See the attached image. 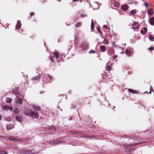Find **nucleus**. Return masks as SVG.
I'll list each match as a JSON object with an SVG mask.
<instances>
[{"instance_id":"obj_1","label":"nucleus","mask_w":154,"mask_h":154,"mask_svg":"<svg viewBox=\"0 0 154 154\" xmlns=\"http://www.w3.org/2000/svg\"><path fill=\"white\" fill-rule=\"evenodd\" d=\"M43 82L46 83L48 82L51 83L52 82L53 78L52 77L49 75H43L42 77Z\"/></svg>"},{"instance_id":"obj_2","label":"nucleus","mask_w":154,"mask_h":154,"mask_svg":"<svg viewBox=\"0 0 154 154\" xmlns=\"http://www.w3.org/2000/svg\"><path fill=\"white\" fill-rule=\"evenodd\" d=\"M58 57V53L57 52H55L53 53V55L50 57V59L52 62L54 63L55 62L57 61Z\"/></svg>"},{"instance_id":"obj_3","label":"nucleus","mask_w":154,"mask_h":154,"mask_svg":"<svg viewBox=\"0 0 154 154\" xmlns=\"http://www.w3.org/2000/svg\"><path fill=\"white\" fill-rule=\"evenodd\" d=\"M31 116L33 118L37 119L38 118V114L37 112L35 111H32L29 113Z\"/></svg>"},{"instance_id":"obj_4","label":"nucleus","mask_w":154,"mask_h":154,"mask_svg":"<svg viewBox=\"0 0 154 154\" xmlns=\"http://www.w3.org/2000/svg\"><path fill=\"white\" fill-rule=\"evenodd\" d=\"M113 5L116 7H118L119 5V3L117 1H116V0H112V4L111 6L112 8H113Z\"/></svg>"},{"instance_id":"obj_5","label":"nucleus","mask_w":154,"mask_h":154,"mask_svg":"<svg viewBox=\"0 0 154 154\" xmlns=\"http://www.w3.org/2000/svg\"><path fill=\"white\" fill-rule=\"evenodd\" d=\"M12 91L15 94H18L19 93V89L18 87H15L12 90Z\"/></svg>"},{"instance_id":"obj_6","label":"nucleus","mask_w":154,"mask_h":154,"mask_svg":"<svg viewBox=\"0 0 154 154\" xmlns=\"http://www.w3.org/2000/svg\"><path fill=\"white\" fill-rule=\"evenodd\" d=\"M139 26V24L136 22H134L132 26V28L133 29H137Z\"/></svg>"},{"instance_id":"obj_7","label":"nucleus","mask_w":154,"mask_h":154,"mask_svg":"<svg viewBox=\"0 0 154 154\" xmlns=\"http://www.w3.org/2000/svg\"><path fill=\"white\" fill-rule=\"evenodd\" d=\"M22 152L23 154H33L34 153L32 151L28 150H23Z\"/></svg>"},{"instance_id":"obj_8","label":"nucleus","mask_w":154,"mask_h":154,"mask_svg":"<svg viewBox=\"0 0 154 154\" xmlns=\"http://www.w3.org/2000/svg\"><path fill=\"white\" fill-rule=\"evenodd\" d=\"M31 106L32 107L33 110L37 111H38L40 110V108L39 106H37L35 105H31Z\"/></svg>"},{"instance_id":"obj_9","label":"nucleus","mask_w":154,"mask_h":154,"mask_svg":"<svg viewBox=\"0 0 154 154\" xmlns=\"http://www.w3.org/2000/svg\"><path fill=\"white\" fill-rule=\"evenodd\" d=\"M14 126L12 124H8L6 126V128L8 130H10L14 128Z\"/></svg>"},{"instance_id":"obj_10","label":"nucleus","mask_w":154,"mask_h":154,"mask_svg":"<svg viewBox=\"0 0 154 154\" xmlns=\"http://www.w3.org/2000/svg\"><path fill=\"white\" fill-rule=\"evenodd\" d=\"M149 23L151 25L154 26V17H152L149 19Z\"/></svg>"},{"instance_id":"obj_11","label":"nucleus","mask_w":154,"mask_h":154,"mask_svg":"<svg viewBox=\"0 0 154 154\" xmlns=\"http://www.w3.org/2000/svg\"><path fill=\"white\" fill-rule=\"evenodd\" d=\"M60 142L59 141V140H54V142H51L50 143V144L51 145H53L54 144H56L58 143H60Z\"/></svg>"},{"instance_id":"obj_12","label":"nucleus","mask_w":154,"mask_h":154,"mask_svg":"<svg viewBox=\"0 0 154 154\" xmlns=\"http://www.w3.org/2000/svg\"><path fill=\"white\" fill-rule=\"evenodd\" d=\"M3 108L6 110L8 109L9 110L11 111H12L13 110V109L12 107L5 105L4 106Z\"/></svg>"},{"instance_id":"obj_13","label":"nucleus","mask_w":154,"mask_h":154,"mask_svg":"<svg viewBox=\"0 0 154 154\" xmlns=\"http://www.w3.org/2000/svg\"><path fill=\"white\" fill-rule=\"evenodd\" d=\"M21 26V24L20 23V21L19 20H18L17 22V23L16 26V28L18 29L20 28Z\"/></svg>"},{"instance_id":"obj_14","label":"nucleus","mask_w":154,"mask_h":154,"mask_svg":"<svg viewBox=\"0 0 154 154\" xmlns=\"http://www.w3.org/2000/svg\"><path fill=\"white\" fill-rule=\"evenodd\" d=\"M128 6L126 5H122V9L125 11L128 10Z\"/></svg>"},{"instance_id":"obj_15","label":"nucleus","mask_w":154,"mask_h":154,"mask_svg":"<svg viewBox=\"0 0 154 154\" xmlns=\"http://www.w3.org/2000/svg\"><path fill=\"white\" fill-rule=\"evenodd\" d=\"M40 74H39L38 75H36L35 77H34L33 78H32V79L34 81L38 80L39 79V78L40 77Z\"/></svg>"},{"instance_id":"obj_16","label":"nucleus","mask_w":154,"mask_h":154,"mask_svg":"<svg viewBox=\"0 0 154 154\" xmlns=\"http://www.w3.org/2000/svg\"><path fill=\"white\" fill-rule=\"evenodd\" d=\"M88 45H84L82 46V48L83 50H87L88 48Z\"/></svg>"},{"instance_id":"obj_17","label":"nucleus","mask_w":154,"mask_h":154,"mask_svg":"<svg viewBox=\"0 0 154 154\" xmlns=\"http://www.w3.org/2000/svg\"><path fill=\"white\" fill-rule=\"evenodd\" d=\"M94 3H95V4L94 6L95 7H96V8H94L93 9L94 10L97 9H99V5L98 4H97L98 2H95Z\"/></svg>"},{"instance_id":"obj_18","label":"nucleus","mask_w":154,"mask_h":154,"mask_svg":"<svg viewBox=\"0 0 154 154\" xmlns=\"http://www.w3.org/2000/svg\"><path fill=\"white\" fill-rule=\"evenodd\" d=\"M16 119L17 121L20 122H21L22 121V119L21 117L19 116H17L16 117Z\"/></svg>"},{"instance_id":"obj_19","label":"nucleus","mask_w":154,"mask_h":154,"mask_svg":"<svg viewBox=\"0 0 154 154\" xmlns=\"http://www.w3.org/2000/svg\"><path fill=\"white\" fill-rule=\"evenodd\" d=\"M100 49L103 52H104L106 50V47L104 45L101 46L100 47Z\"/></svg>"},{"instance_id":"obj_20","label":"nucleus","mask_w":154,"mask_h":154,"mask_svg":"<svg viewBox=\"0 0 154 154\" xmlns=\"http://www.w3.org/2000/svg\"><path fill=\"white\" fill-rule=\"evenodd\" d=\"M23 100L21 98H19L17 100V103L19 104H21L22 103Z\"/></svg>"},{"instance_id":"obj_21","label":"nucleus","mask_w":154,"mask_h":154,"mask_svg":"<svg viewBox=\"0 0 154 154\" xmlns=\"http://www.w3.org/2000/svg\"><path fill=\"white\" fill-rule=\"evenodd\" d=\"M148 13L150 15H152L153 14V11L152 9H150L148 11Z\"/></svg>"},{"instance_id":"obj_22","label":"nucleus","mask_w":154,"mask_h":154,"mask_svg":"<svg viewBox=\"0 0 154 154\" xmlns=\"http://www.w3.org/2000/svg\"><path fill=\"white\" fill-rule=\"evenodd\" d=\"M128 91L131 93L133 94H135L136 93V91L134 90H133L131 89H128Z\"/></svg>"},{"instance_id":"obj_23","label":"nucleus","mask_w":154,"mask_h":154,"mask_svg":"<svg viewBox=\"0 0 154 154\" xmlns=\"http://www.w3.org/2000/svg\"><path fill=\"white\" fill-rule=\"evenodd\" d=\"M12 100L9 98H7L6 99V102L8 103H10L11 102Z\"/></svg>"},{"instance_id":"obj_24","label":"nucleus","mask_w":154,"mask_h":154,"mask_svg":"<svg viewBox=\"0 0 154 154\" xmlns=\"http://www.w3.org/2000/svg\"><path fill=\"white\" fill-rule=\"evenodd\" d=\"M125 53L128 56L131 55V52L128 50H127L125 51Z\"/></svg>"},{"instance_id":"obj_25","label":"nucleus","mask_w":154,"mask_h":154,"mask_svg":"<svg viewBox=\"0 0 154 154\" xmlns=\"http://www.w3.org/2000/svg\"><path fill=\"white\" fill-rule=\"evenodd\" d=\"M82 25V23L81 22H79L76 23V27H80Z\"/></svg>"},{"instance_id":"obj_26","label":"nucleus","mask_w":154,"mask_h":154,"mask_svg":"<svg viewBox=\"0 0 154 154\" xmlns=\"http://www.w3.org/2000/svg\"><path fill=\"white\" fill-rule=\"evenodd\" d=\"M108 51L109 53H112L114 52V50L113 49L110 48L108 49Z\"/></svg>"},{"instance_id":"obj_27","label":"nucleus","mask_w":154,"mask_h":154,"mask_svg":"<svg viewBox=\"0 0 154 154\" xmlns=\"http://www.w3.org/2000/svg\"><path fill=\"white\" fill-rule=\"evenodd\" d=\"M149 38L150 41H153V39H154V37L152 35H150L149 36Z\"/></svg>"},{"instance_id":"obj_28","label":"nucleus","mask_w":154,"mask_h":154,"mask_svg":"<svg viewBox=\"0 0 154 154\" xmlns=\"http://www.w3.org/2000/svg\"><path fill=\"white\" fill-rule=\"evenodd\" d=\"M136 13V11H135V10H132L131 11V13L133 15L135 14Z\"/></svg>"},{"instance_id":"obj_29","label":"nucleus","mask_w":154,"mask_h":154,"mask_svg":"<svg viewBox=\"0 0 154 154\" xmlns=\"http://www.w3.org/2000/svg\"><path fill=\"white\" fill-rule=\"evenodd\" d=\"M10 140L11 141H16L18 140V138H10Z\"/></svg>"},{"instance_id":"obj_30","label":"nucleus","mask_w":154,"mask_h":154,"mask_svg":"<svg viewBox=\"0 0 154 154\" xmlns=\"http://www.w3.org/2000/svg\"><path fill=\"white\" fill-rule=\"evenodd\" d=\"M95 53V51H94L93 50H91L89 52V54H91V53L94 54V53Z\"/></svg>"},{"instance_id":"obj_31","label":"nucleus","mask_w":154,"mask_h":154,"mask_svg":"<svg viewBox=\"0 0 154 154\" xmlns=\"http://www.w3.org/2000/svg\"><path fill=\"white\" fill-rule=\"evenodd\" d=\"M144 5L146 7H148L149 6V4H147V3L146 2H145L144 3Z\"/></svg>"},{"instance_id":"obj_32","label":"nucleus","mask_w":154,"mask_h":154,"mask_svg":"<svg viewBox=\"0 0 154 154\" xmlns=\"http://www.w3.org/2000/svg\"><path fill=\"white\" fill-rule=\"evenodd\" d=\"M106 68L107 70H110L111 69V67L110 66H108L106 67Z\"/></svg>"},{"instance_id":"obj_33","label":"nucleus","mask_w":154,"mask_h":154,"mask_svg":"<svg viewBox=\"0 0 154 154\" xmlns=\"http://www.w3.org/2000/svg\"><path fill=\"white\" fill-rule=\"evenodd\" d=\"M93 20H92L91 21V29L92 30L94 29L93 24Z\"/></svg>"},{"instance_id":"obj_34","label":"nucleus","mask_w":154,"mask_h":154,"mask_svg":"<svg viewBox=\"0 0 154 154\" xmlns=\"http://www.w3.org/2000/svg\"><path fill=\"white\" fill-rule=\"evenodd\" d=\"M0 154H7V153L3 151H0Z\"/></svg>"},{"instance_id":"obj_35","label":"nucleus","mask_w":154,"mask_h":154,"mask_svg":"<svg viewBox=\"0 0 154 154\" xmlns=\"http://www.w3.org/2000/svg\"><path fill=\"white\" fill-rule=\"evenodd\" d=\"M5 120L8 121H9L11 120V118L10 117H7L6 118Z\"/></svg>"},{"instance_id":"obj_36","label":"nucleus","mask_w":154,"mask_h":154,"mask_svg":"<svg viewBox=\"0 0 154 154\" xmlns=\"http://www.w3.org/2000/svg\"><path fill=\"white\" fill-rule=\"evenodd\" d=\"M50 129H52L53 130V131H54L55 130V128L54 127V126H51L50 128Z\"/></svg>"},{"instance_id":"obj_37","label":"nucleus","mask_w":154,"mask_h":154,"mask_svg":"<svg viewBox=\"0 0 154 154\" xmlns=\"http://www.w3.org/2000/svg\"><path fill=\"white\" fill-rule=\"evenodd\" d=\"M144 31L145 33L147 32V29L146 27H144L143 28Z\"/></svg>"},{"instance_id":"obj_38","label":"nucleus","mask_w":154,"mask_h":154,"mask_svg":"<svg viewBox=\"0 0 154 154\" xmlns=\"http://www.w3.org/2000/svg\"><path fill=\"white\" fill-rule=\"evenodd\" d=\"M104 42L106 44L108 43V41L106 39H105L104 40Z\"/></svg>"},{"instance_id":"obj_39","label":"nucleus","mask_w":154,"mask_h":154,"mask_svg":"<svg viewBox=\"0 0 154 154\" xmlns=\"http://www.w3.org/2000/svg\"><path fill=\"white\" fill-rule=\"evenodd\" d=\"M150 51H153L154 50V48L153 47H150L149 48Z\"/></svg>"},{"instance_id":"obj_40","label":"nucleus","mask_w":154,"mask_h":154,"mask_svg":"<svg viewBox=\"0 0 154 154\" xmlns=\"http://www.w3.org/2000/svg\"><path fill=\"white\" fill-rule=\"evenodd\" d=\"M141 33V34H142L143 35H144L145 34V32H144V31H143L142 30H141L140 31Z\"/></svg>"},{"instance_id":"obj_41","label":"nucleus","mask_w":154,"mask_h":154,"mask_svg":"<svg viewBox=\"0 0 154 154\" xmlns=\"http://www.w3.org/2000/svg\"><path fill=\"white\" fill-rule=\"evenodd\" d=\"M117 57V55H114L113 56V59L114 60Z\"/></svg>"},{"instance_id":"obj_42","label":"nucleus","mask_w":154,"mask_h":154,"mask_svg":"<svg viewBox=\"0 0 154 154\" xmlns=\"http://www.w3.org/2000/svg\"><path fill=\"white\" fill-rule=\"evenodd\" d=\"M97 30L100 33V34H101V31H100V29L99 28H97Z\"/></svg>"},{"instance_id":"obj_43","label":"nucleus","mask_w":154,"mask_h":154,"mask_svg":"<svg viewBox=\"0 0 154 154\" xmlns=\"http://www.w3.org/2000/svg\"><path fill=\"white\" fill-rule=\"evenodd\" d=\"M103 28H108V27H107L106 25H104L103 26Z\"/></svg>"},{"instance_id":"obj_44","label":"nucleus","mask_w":154,"mask_h":154,"mask_svg":"<svg viewBox=\"0 0 154 154\" xmlns=\"http://www.w3.org/2000/svg\"><path fill=\"white\" fill-rule=\"evenodd\" d=\"M34 13L33 12H31L30 14V16H32L34 15Z\"/></svg>"},{"instance_id":"obj_45","label":"nucleus","mask_w":154,"mask_h":154,"mask_svg":"<svg viewBox=\"0 0 154 154\" xmlns=\"http://www.w3.org/2000/svg\"><path fill=\"white\" fill-rule=\"evenodd\" d=\"M2 118V116L1 115H0V120Z\"/></svg>"},{"instance_id":"obj_46","label":"nucleus","mask_w":154,"mask_h":154,"mask_svg":"<svg viewBox=\"0 0 154 154\" xmlns=\"http://www.w3.org/2000/svg\"><path fill=\"white\" fill-rule=\"evenodd\" d=\"M142 1L143 2H144V3L145 2H146V0H142Z\"/></svg>"},{"instance_id":"obj_47","label":"nucleus","mask_w":154,"mask_h":154,"mask_svg":"<svg viewBox=\"0 0 154 154\" xmlns=\"http://www.w3.org/2000/svg\"><path fill=\"white\" fill-rule=\"evenodd\" d=\"M79 0H73V1L74 2H75L76 1H78Z\"/></svg>"},{"instance_id":"obj_48","label":"nucleus","mask_w":154,"mask_h":154,"mask_svg":"<svg viewBox=\"0 0 154 154\" xmlns=\"http://www.w3.org/2000/svg\"><path fill=\"white\" fill-rule=\"evenodd\" d=\"M148 93V92H147V91H145V93Z\"/></svg>"},{"instance_id":"obj_49","label":"nucleus","mask_w":154,"mask_h":154,"mask_svg":"<svg viewBox=\"0 0 154 154\" xmlns=\"http://www.w3.org/2000/svg\"><path fill=\"white\" fill-rule=\"evenodd\" d=\"M71 119H69V120H71Z\"/></svg>"},{"instance_id":"obj_50","label":"nucleus","mask_w":154,"mask_h":154,"mask_svg":"<svg viewBox=\"0 0 154 154\" xmlns=\"http://www.w3.org/2000/svg\"><path fill=\"white\" fill-rule=\"evenodd\" d=\"M151 90H150V92H149V93H151Z\"/></svg>"},{"instance_id":"obj_51","label":"nucleus","mask_w":154,"mask_h":154,"mask_svg":"<svg viewBox=\"0 0 154 154\" xmlns=\"http://www.w3.org/2000/svg\"><path fill=\"white\" fill-rule=\"evenodd\" d=\"M61 0H58L59 2Z\"/></svg>"}]
</instances>
